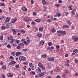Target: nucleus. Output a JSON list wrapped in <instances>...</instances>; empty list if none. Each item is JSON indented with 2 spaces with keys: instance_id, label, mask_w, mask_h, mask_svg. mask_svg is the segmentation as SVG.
<instances>
[{
  "instance_id": "obj_24",
  "label": "nucleus",
  "mask_w": 78,
  "mask_h": 78,
  "mask_svg": "<svg viewBox=\"0 0 78 78\" xmlns=\"http://www.w3.org/2000/svg\"><path fill=\"white\" fill-rule=\"evenodd\" d=\"M75 11H76V9H74V10H72L71 11V13H72V14H75Z\"/></svg>"
},
{
  "instance_id": "obj_51",
  "label": "nucleus",
  "mask_w": 78,
  "mask_h": 78,
  "mask_svg": "<svg viewBox=\"0 0 78 78\" xmlns=\"http://www.w3.org/2000/svg\"><path fill=\"white\" fill-rule=\"evenodd\" d=\"M34 28L36 30V31H37V30H38V28H37L36 27H34Z\"/></svg>"
},
{
  "instance_id": "obj_22",
  "label": "nucleus",
  "mask_w": 78,
  "mask_h": 78,
  "mask_svg": "<svg viewBox=\"0 0 78 78\" xmlns=\"http://www.w3.org/2000/svg\"><path fill=\"white\" fill-rule=\"evenodd\" d=\"M46 57H47V55L45 54L43 55H41L42 58H45Z\"/></svg>"
},
{
  "instance_id": "obj_37",
  "label": "nucleus",
  "mask_w": 78,
  "mask_h": 78,
  "mask_svg": "<svg viewBox=\"0 0 78 78\" xmlns=\"http://www.w3.org/2000/svg\"><path fill=\"white\" fill-rule=\"evenodd\" d=\"M7 47L9 48H11V45H10V44H8L7 45Z\"/></svg>"
},
{
  "instance_id": "obj_61",
  "label": "nucleus",
  "mask_w": 78,
  "mask_h": 78,
  "mask_svg": "<svg viewBox=\"0 0 78 78\" xmlns=\"http://www.w3.org/2000/svg\"><path fill=\"white\" fill-rule=\"evenodd\" d=\"M3 18H4V17L3 16H2V17L0 18V20H2L3 19Z\"/></svg>"
},
{
  "instance_id": "obj_11",
  "label": "nucleus",
  "mask_w": 78,
  "mask_h": 78,
  "mask_svg": "<svg viewBox=\"0 0 78 78\" xmlns=\"http://www.w3.org/2000/svg\"><path fill=\"white\" fill-rule=\"evenodd\" d=\"M42 3H43V5H45L47 4V2H46L45 0H42Z\"/></svg>"
},
{
  "instance_id": "obj_7",
  "label": "nucleus",
  "mask_w": 78,
  "mask_h": 78,
  "mask_svg": "<svg viewBox=\"0 0 78 78\" xmlns=\"http://www.w3.org/2000/svg\"><path fill=\"white\" fill-rule=\"evenodd\" d=\"M17 18H16L13 19L12 20V23H15L16 22V21H17Z\"/></svg>"
},
{
  "instance_id": "obj_62",
  "label": "nucleus",
  "mask_w": 78,
  "mask_h": 78,
  "mask_svg": "<svg viewBox=\"0 0 78 78\" xmlns=\"http://www.w3.org/2000/svg\"><path fill=\"white\" fill-rule=\"evenodd\" d=\"M31 25H34L35 24V23L34 22H32L31 23Z\"/></svg>"
},
{
  "instance_id": "obj_44",
  "label": "nucleus",
  "mask_w": 78,
  "mask_h": 78,
  "mask_svg": "<svg viewBox=\"0 0 78 78\" xmlns=\"http://www.w3.org/2000/svg\"><path fill=\"white\" fill-rule=\"evenodd\" d=\"M33 16H36V12H34L33 13Z\"/></svg>"
},
{
  "instance_id": "obj_25",
  "label": "nucleus",
  "mask_w": 78,
  "mask_h": 78,
  "mask_svg": "<svg viewBox=\"0 0 78 78\" xmlns=\"http://www.w3.org/2000/svg\"><path fill=\"white\" fill-rule=\"evenodd\" d=\"M45 42L44 41H41L40 42V44L41 45H44Z\"/></svg>"
},
{
  "instance_id": "obj_34",
  "label": "nucleus",
  "mask_w": 78,
  "mask_h": 78,
  "mask_svg": "<svg viewBox=\"0 0 78 78\" xmlns=\"http://www.w3.org/2000/svg\"><path fill=\"white\" fill-rule=\"evenodd\" d=\"M30 74H33V75H35V72L34 71H32L30 72Z\"/></svg>"
},
{
  "instance_id": "obj_19",
  "label": "nucleus",
  "mask_w": 78,
  "mask_h": 78,
  "mask_svg": "<svg viewBox=\"0 0 78 78\" xmlns=\"http://www.w3.org/2000/svg\"><path fill=\"white\" fill-rule=\"evenodd\" d=\"M37 36L39 37H42V34H37Z\"/></svg>"
},
{
  "instance_id": "obj_50",
  "label": "nucleus",
  "mask_w": 78,
  "mask_h": 78,
  "mask_svg": "<svg viewBox=\"0 0 78 78\" xmlns=\"http://www.w3.org/2000/svg\"><path fill=\"white\" fill-rule=\"evenodd\" d=\"M51 60L52 61H55V58L53 57H52L51 58Z\"/></svg>"
},
{
  "instance_id": "obj_55",
  "label": "nucleus",
  "mask_w": 78,
  "mask_h": 78,
  "mask_svg": "<svg viewBox=\"0 0 78 78\" xmlns=\"http://www.w3.org/2000/svg\"><path fill=\"white\" fill-rule=\"evenodd\" d=\"M46 9H47V7H45L44 8V9L43 10V12H44V11H46Z\"/></svg>"
},
{
  "instance_id": "obj_35",
  "label": "nucleus",
  "mask_w": 78,
  "mask_h": 78,
  "mask_svg": "<svg viewBox=\"0 0 78 78\" xmlns=\"http://www.w3.org/2000/svg\"><path fill=\"white\" fill-rule=\"evenodd\" d=\"M21 33H22L23 34H24L25 33V30H21Z\"/></svg>"
},
{
  "instance_id": "obj_15",
  "label": "nucleus",
  "mask_w": 78,
  "mask_h": 78,
  "mask_svg": "<svg viewBox=\"0 0 78 78\" xmlns=\"http://www.w3.org/2000/svg\"><path fill=\"white\" fill-rule=\"evenodd\" d=\"M51 31L52 33H55V32H56V29H55L52 28L51 29Z\"/></svg>"
},
{
  "instance_id": "obj_14",
  "label": "nucleus",
  "mask_w": 78,
  "mask_h": 78,
  "mask_svg": "<svg viewBox=\"0 0 78 78\" xmlns=\"http://www.w3.org/2000/svg\"><path fill=\"white\" fill-rule=\"evenodd\" d=\"M8 40H9V41H10L11 40H12V39H13V37L12 36L9 37L8 38Z\"/></svg>"
},
{
  "instance_id": "obj_3",
  "label": "nucleus",
  "mask_w": 78,
  "mask_h": 78,
  "mask_svg": "<svg viewBox=\"0 0 78 78\" xmlns=\"http://www.w3.org/2000/svg\"><path fill=\"white\" fill-rule=\"evenodd\" d=\"M72 38L74 42H76L77 40H78V37H75V36H74L72 37Z\"/></svg>"
},
{
  "instance_id": "obj_26",
  "label": "nucleus",
  "mask_w": 78,
  "mask_h": 78,
  "mask_svg": "<svg viewBox=\"0 0 78 78\" xmlns=\"http://www.w3.org/2000/svg\"><path fill=\"white\" fill-rule=\"evenodd\" d=\"M39 30L40 31H43V28L41 27L40 28H39Z\"/></svg>"
},
{
  "instance_id": "obj_39",
  "label": "nucleus",
  "mask_w": 78,
  "mask_h": 78,
  "mask_svg": "<svg viewBox=\"0 0 78 78\" xmlns=\"http://www.w3.org/2000/svg\"><path fill=\"white\" fill-rule=\"evenodd\" d=\"M56 15L57 16H58V17H59L60 16H61V14H60V13H56Z\"/></svg>"
},
{
  "instance_id": "obj_1",
  "label": "nucleus",
  "mask_w": 78,
  "mask_h": 78,
  "mask_svg": "<svg viewBox=\"0 0 78 78\" xmlns=\"http://www.w3.org/2000/svg\"><path fill=\"white\" fill-rule=\"evenodd\" d=\"M26 59L25 57L23 56H20L19 58V59L20 61H25V60Z\"/></svg>"
},
{
  "instance_id": "obj_41",
  "label": "nucleus",
  "mask_w": 78,
  "mask_h": 78,
  "mask_svg": "<svg viewBox=\"0 0 78 78\" xmlns=\"http://www.w3.org/2000/svg\"><path fill=\"white\" fill-rule=\"evenodd\" d=\"M15 42H16L17 44H19V42H20V40H15Z\"/></svg>"
},
{
  "instance_id": "obj_46",
  "label": "nucleus",
  "mask_w": 78,
  "mask_h": 78,
  "mask_svg": "<svg viewBox=\"0 0 78 78\" xmlns=\"http://www.w3.org/2000/svg\"><path fill=\"white\" fill-rule=\"evenodd\" d=\"M9 75L10 77H12L13 76V74L11 73H10Z\"/></svg>"
},
{
  "instance_id": "obj_54",
  "label": "nucleus",
  "mask_w": 78,
  "mask_h": 78,
  "mask_svg": "<svg viewBox=\"0 0 78 78\" xmlns=\"http://www.w3.org/2000/svg\"><path fill=\"white\" fill-rule=\"evenodd\" d=\"M13 64L12 63V62H11L9 63V65H10V66H12V65H13Z\"/></svg>"
},
{
  "instance_id": "obj_60",
  "label": "nucleus",
  "mask_w": 78,
  "mask_h": 78,
  "mask_svg": "<svg viewBox=\"0 0 78 78\" xmlns=\"http://www.w3.org/2000/svg\"><path fill=\"white\" fill-rule=\"evenodd\" d=\"M27 42H28V43H30V42H31V41L29 39L27 40Z\"/></svg>"
},
{
  "instance_id": "obj_43",
  "label": "nucleus",
  "mask_w": 78,
  "mask_h": 78,
  "mask_svg": "<svg viewBox=\"0 0 78 78\" xmlns=\"http://www.w3.org/2000/svg\"><path fill=\"white\" fill-rule=\"evenodd\" d=\"M9 59H14V57L12 56H10L9 57Z\"/></svg>"
},
{
  "instance_id": "obj_8",
  "label": "nucleus",
  "mask_w": 78,
  "mask_h": 78,
  "mask_svg": "<svg viewBox=\"0 0 78 78\" xmlns=\"http://www.w3.org/2000/svg\"><path fill=\"white\" fill-rule=\"evenodd\" d=\"M22 10L23 11H27V9L25 7H23Z\"/></svg>"
},
{
  "instance_id": "obj_21",
  "label": "nucleus",
  "mask_w": 78,
  "mask_h": 78,
  "mask_svg": "<svg viewBox=\"0 0 78 78\" xmlns=\"http://www.w3.org/2000/svg\"><path fill=\"white\" fill-rule=\"evenodd\" d=\"M64 73H66V74H67L68 73H69V71L67 70H65L64 72Z\"/></svg>"
},
{
  "instance_id": "obj_12",
  "label": "nucleus",
  "mask_w": 78,
  "mask_h": 78,
  "mask_svg": "<svg viewBox=\"0 0 78 78\" xmlns=\"http://www.w3.org/2000/svg\"><path fill=\"white\" fill-rule=\"evenodd\" d=\"M15 41V39H13L11 41H10V43L11 44H12V43L14 42Z\"/></svg>"
},
{
  "instance_id": "obj_23",
  "label": "nucleus",
  "mask_w": 78,
  "mask_h": 78,
  "mask_svg": "<svg viewBox=\"0 0 78 78\" xmlns=\"http://www.w3.org/2000/svg\"><path fill=\"white\" fill-rule=\"evenodd\" d=\"M78 52V49H75L73 51V53H76V52Z\"/></svg>"
},
{
  "instance_id": "obj_47",
  "label": "nucleus",
  "mask_w": 78,
  "mask_h": 78,
  "mask_svg": "<svg viewBox=\"0 0 78 78\" xmlns=\"http://www.w3.org/2000/svg\"><path fill=\"white\" fill-rule=\"evenodd\" d=\"M62 30H58L57 31V33H62Z\"/></svg>"
},
{
  "instance_id": "obj_49",
  "label": "nucleus",
  "mask_w": 78,
  "mask_h": 78,
  "mask_svg": "<svg viewBox=\"0 0 78 78\" xmlns=\"http://www.w3.org/2000/svg\"><path fill=\"white\" fill-rule=\"evenodd\" d=\"M21 42H22L24 43V42H25V39H22L21 40Z\"/></svg>"
},
{
  "instance_id": "obj_28",
  "label": "nucleus",
  "mask_w": 78,
  "mask_h": 78,
  "mask_svg": "<svg viewBox=\"0 0 78 78\" xmlns=\"http://www.w3.org/2000/svg\"><path fill=\"white\" fill-rule=\"evenodd\" d=\"M0 39L1 41H2L3 39V35H1V36L0 37Z\"/></svg>"
},
{
  "instance_id": "obj_38",
  "label": "nucleus",
  "mask_w": 78,
  "mask_h": 78,
  "mask_svg": "<svg viewBox=\"0 0 78 78\" xmlns=\"http://www.w3.org/2000/svg\"><path fill=\"white\" fill-rule=\"evenodd\" d=\"M11 55L12 56H15V52H12L11 53Z\"/></svg>"
},
{
  "instance_id": "obj_45",
  "label": "nucleus",
  "mask_w": 78,
  "mask_h": 78,
  "mask_svg": "<svg viewBox=\"0 0 78 78\" xmlns=\"http://www.w3.org/2000/svg\"><path fill=\"white\" fill-rule=\"evenodd\" d=\"M51 19H48V20H47V21L49 23H50V22H51Z\"/></svg>"
},
{
  "instance_id": "obj_30",
  "label": "nucleus",
  "mask_w": 78,
  "mask_h": 78,
  "mask_svg": "<svg viewBox=\"0 0 78 78\" xmlns=\"http://www.w3.org/2000/svg\"><path fill=\"white\" fill-rule=\"evenodd\" d=\"M6 28H10V25L9 24L6 25Z\"/></svg>"
},
{
  "instance_id": "obj_40",
  "label": "nucleus",
  "mask_w": 78,
  "mask_h": 78,
  "mask_svg": "<svg viewBox=\"0 0 78 78\" xmlns=\"http://www.w3.org/2000/svg\"><path fill=\"white\" fill-rule=\"evenodd\" d=\"M2 30H5L6 29V27H5L2 26L1 27Z\"/></svg>"
},
{
  "instance_id": "obj_53",
  "label": "nucleus",
  "mask_w": 78,
  "mask_h": 78,
  "mask_svg": "<svg viewBox=\"0 0 78 78\" xmlns=\"http://www.w3.org/2000/svg\"><path fill=\"white\" fill-rule=\"evenodd\" d=\"M23 51H27V49H23L22 50Z\"/></svg>"
},
{
  "instance_id": "obj_18",
  "label": "nucleus",
  "mask_w": 78,
  "mask_h": 78,
  "mask_svg": "<svg viewBox=\"0 0 78 78\" xmlns=\"http://www.w3.org/2000/svg\"><path fill=\"white\" fill-rule=\"evenodd\" d=\"M12 31L13 32V34H16V31L15 29H13L12 30Z\"/></svg>"
},
{
  "instance_id": "obj_6",
  "label": "nucleus",
  "mask_w": 78,
  "mask_h": 78,
  "mask_svg": "<svg viewBox=\"0 0 78 78\" xmlns=\"http://www.w3.org/2000/svg\"><path fill=\"white\" fill-rule=\"evenodd\" d=\"M37 73H41V69H40V68L39 67H38V69L37 70Z\"/></svg>"
},
{
  "instance_id": "obj_27",
  "label": "nucleus",
  "mask_w": 78,
  "mask_h": 78,
  "mask_svg": "<svg viewBox=\"0 0 78 78\" xmlns=\"http://www.w3.org/2000/svg\"><path fill=\"white\" fill-rule=\"evenodd\" d=\"M2 69H4V70H5V69H6V66H3L2 67Z\"/></svg>"
},
{
  "instance_id": "obj_42",
  "label": "nucleus",
  "mask_w": 78,
  "mask_h": 78,
  "mask_svg": "<svg viewBox=\"0 0 78 78\" xmlns=\"http://www.w3.org/2000/svg\"><path fill=\"white\" fill-rule=\"evenodd\" d=\"M48 45L49 46H51V45H52V43L50 42H49L48 43Z\"/></svg>"
},
{
  "instance_id": "obj_59",
  "label": "nucleus",
  "mask_w": 78,
  "mask_h": 78,
  "mask_svg": "<svg viewBox=\"0 0 78 78\" xmlns=\"http://www.w3.org/2000/svg\"><path fill=\"white\" fill-rule=\"evenodd\" d=\"M19 65H16L15 66V67H16V68H19Z\"/></svg>"
},
{
  "instance_id": "obj_58",
  "label": "nucleus",
  "mask_w": 78,
  "mask_h": 78,
  "mask_svg": "<svg viewBox=\"0 0 78 78\" xmlns=\"http://www.w3.org/2000/svg\"><path fill=\"white\" fill-rule=\"evenodd\" d=\"M75 76H78V73H75Z\"/></svg>"
},
{
  "instance_id": "obj_29",
  "label": "nucleus",
  "mask_w": 78,
  "mask_h": 78,
  "mask_svg": "<svg viewBox=\"0 0 78 78\" xmlns=\"http://www.w3.org/2000/svg\"><path fill=\"white\" fill-rule=\"evenodd\" d=\"M55 6L57 8H58V7H59V6H60V4H55Z\"/></svg>"
},
{
  "instance_id": "obj_33",
  "label": "nucleus",
  "mask_w": 78,
  "mask_h": 78,
  "mask_svg": "<svg viewBox=\"0 0 78 78\" xmlns=\"http://www.w3.org/2000/svg\"><path fill=\"white\" fill-rule=\"evenodd\" d=\"M62 33L63 34H66L67 33L66 31H62Z\"/></svg>"
},
{
  "instance_id": "obj_10",
  "label": "nucleus",
  "mask_w": 78,
  "mask_h": 78,
  "mask_svg": "<svg viewBox=\"0 0 78 78\" xmlns=\"http://www.w3.org/2000/svg\"><path fill=\"white\" fill-rule=\"evenodd\" d=\"M38 66L39 67L41 68L42 67V64L41 62L38 63Z\"/></svg>"
},
{
  "instance_id": "obj_20",
  "label": "nucleus",
  "mask_w": 78,
  "mask_h": 78,
  "mask_svg": "<svg viewBox=\"0 0 78 78\" xmlns=\"http://www.w3.org/2000/svg\"><path fill=\"white\" fill-rule=\"evenodd\" d=\"M67 22L68 23V24L69 25V26H71V25H72V24H71V22H70V21L68 20L67 21Z\"/></svg>"
},
{
  "instance_id": "obj_48",
  "label": "nucleus",
  "mask_w": 78,
  "mask_h": 78,
  "mask_svg": "<svg viewBox=\"0 0 78 78\" xmlns=\"http://www.w3.org/2000/svg\"><path fill=\"white\" fill-rule=\"evenodd\" d=\"M60 47L59 46V45H57L56 46V48H57V49H59V48H60Z\"/></svg>"
},
{
  "instance_id": "obj_2",
  "label": "nucleus",
  "mask_w": 78,
  "mask_h": 78,
  "mask_svg": "<svg viewBox=\"0 0 78 78\" xmlns=\"http://www.w3.org/2000/svg\"><path fill=\"white\" fill-rule=\"evenodd\" d=\"M45 75V72H43L39 74V77H42V76H44Z\"/></svg>"
},
{
  "instance_id": "obj_52",
  "label": "nucleus",
  "mask_w": 78,
  "mask_h": 78,
  "mask_svg": "<svg viewBox=\"0 0 78 78\" xmlns=\"http://www.w3.org/2000/svg\"><path fill=\"white\" fill-rule=\"evenodd\" d=\"M23 64H25V65H27L28 64V62H23Z\"/></svg>"
},
{
  "instance_id": "obj_16",
  "label": "nucleus",
  "mask_w": 78,
  "mask_h": 78,
  "mask_svg": "<svg viewBox=\"0 0 78 78\" xmlns=\"http://www.w3.org/2000/svg\"><path fill=\"white\" fill-rule=\"evenodd\" d=\"M68 8H69V10H72L73 8H72V6L70 5L68 6Z\"/></svg>"
},
{
  "instance_id": "obj_32",
  "label": "nucleus",
  "mask_w": 78,
  "mask_h": 78,
  "mask_svg": "<svg viewBox=\"0 0 78 78\" xmlns=\"http://www.w3.org/2000/svg\"><path fill=\"white\" fill-rule=\"evenodd\" d=\"M35 22L38 23H39L41 22V20H36Z\"/></svg>"
},
{
  "instance_id": "obj_56",
  "label": "nucleus",
  "mask_w": 78,
  "mask_h": 78,
  "mask_svg": "<svg viewBox=\"0 0 78 78\" xmlns=\"http://www.w3.org/2000/svg\"><path fill=\"white\" fill-rule=\"evenodd\" d=\"M62 76V78H65L66 77V75L64 74Z\"/></svg>"
},
{
  "instance_id": "obj_36",
  "label": "nucleus",
  "mask_w": 78,
  "mask_h": 78,
  "mask_svg": "<svg viewBox=\"0 0 78 78\" xmlns=\"http://www.w3.org/2000/svg\"><path fill=\"white\" fill-rule=\"evenodd\" d=\"M0 5L1 6H5V3H2L0 4Z\"/></svg>"
},
{
  "instance_id": "obj_64",
  "label": "nucleus",
  "mask_w": 78,
  "mask_h": 78,
  "mask_svg": "<svg viewBox=\"0 0 78 78\" xmlns=\"http://www.w3.org/2000/svg\"><path fill=\"white\" fill-rule=\"evenodd\" d=\"M56 78H61V76H59V75L57 76L56 77Z\"/></svg>"
},
{
  "instance_id": "obj_5",
  "label": "nucleus",
  "mask_w": 78,
  "mask_h": 78,
  "mask_svg": "<svg viewBox=\"0 0 78 78\" xmlns=\"http://www.w3.org/2000/svg\"><path fill=\"white\" fill-rule=\"evenodd\" d=\"M29 66L31 68L32 70H34V66L32 64V63H29Z\"/></svg>"
},
{
  "instance_id": "obj_17",
  "label": "nucleus",
  "mask_w": 78,
  "mask_h": 78,
  "mask_svg": "<svg viewBox=\"0 0 78 78\" xmlns=\"http://www.w3.org/2000/svg\"><path fill=\"white\" fill-rule=\"evenodd\" d=\"M24 20L25 21V22H28L29 21V20H28V19L27 18H26L24 19Z\"/></svg>"
},
{
  "instance_id": "obj_13",
  "label": "nucleus",
  "mask_w": 78,
  "mask_h": 78,
  "mask_svg": "<svg viewBox=\"0 0 78 78\" xmlns=\"http://www.w3.org/2000/svg\"><path fill=\"white\" fill-rule=\"evenodd\" d=\"M63 27L65 28H69L70 27L67 25H64L63 26Z\"/></svg>"
},
{
  "instance_id": "obj_31",
  "label": "nucleus",
  "mask_w": 78,
  "mask_h": 78,
  "mask_svg": "<svg viewBox=\"0 0 78 78\" xmlns=\"http://www.w3.org/2000/svg\"><path fill=\"white\" fill-rule=\"evenodd\" d=\"M23 43L24 44H25V45H28V44H29V43L27 42V41H24Z\"/></svg>"
},
{
  "instance_id": "obj_63",
  "label": "nucleus",
  "mask_w": 78,
  "mask_h": 78,
  "mask_svg": "<svg viewBox=\"0 0 78 78\" xmlns=\"http://www.w3.org/2000/svg\"><path fill=\"white\" fill-rule=\"evenodd\" d=\"M58 3H62V1L59 0L58 1Z\"/></svg>"
},
{
  "instance_id": "obj_4",
  "label": "nucleus",
  "mask_w": 78,
  "mask_h": 78,
  "mask_svg": "<svg viewBox=\"0 0 78 78\" xmlns=\"http://www.w3.org/2000/svg\"><path fill=\"white\" fill-rule=\"evenodd\" d=\"M22 55V53L19 51L17 52L16 54L15 55L16 56H20Z\"/></svg>"
},
{
  "instance_id": "obj_9",
  "label": "nucleus",
  "mask_w": 78,
  "mask_h": 78,
  "mask_svg": "<svg viewBox=\"0 0 78 78\" xmlns=\"http://www.w3.org/2000/svg\"><path fill=\"white\" fill-rule=\"evenodd\" d=\"M9 20H10V19L8 17H7L5 20V22H8Z\"/></svg>"
},
{
  "instance_id": "obj_57",
  "label": "nucleus",
  "mask_w": 78,
  "mask_h": 78,
  "mask_svg": "<svg viewBox=\"0 0 78 78\" xmlns=\"http://www.w3.org/2000/svg\"><path fill=\"white\" fill-rule=\"evenodd\" d=\"M74 61L76 63H78V60H77V59H76L75 60H74Z\"/></svg>"
}]
</instances>
